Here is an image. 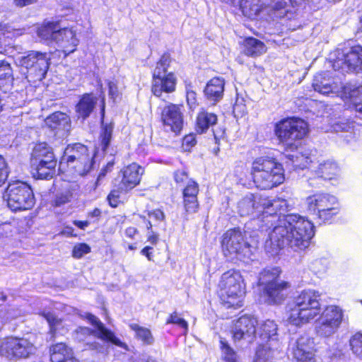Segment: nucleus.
Returning a JSON list of instances; mask_svg holds the SVG:
<instances>
[{
	"label": "nucleus",
	"instance_id": "f257e3e1",
	"mask_svg": "<svg viewBox=\"0 0 362 362\" xmlns=\"http://www.w3.org/2000/svg\"><path fill=\"white\" fill-rule=\"evenodd\" d=\"M261 230H267L274 223L276 225L265 243L266 250L272 255L289 246L294 250H303L314 235V226L304 217L296 214H285L292 206L286 199L262 198Z\"/></svg>",
	"mask_w": 362,
	"mask_h": 362
},
{
	"label": "nucleus",
	"instance_id": "f03ea898",
	"mask_svg": "<svg viewBox=\"0 0 362 362\" xmlns=\"http://www.w3.org/2000/svg\"><path fill=\"white\" fill-rule=\"evenodd\" d=\"M303 0H241L243 13L253 18L265 11L276 18L291 19L297 11V6Z\"/></svg>",
	"mask_w": 362,
	"mask_h": 362
},
{
	"label": "nucleus",
	"instance_id": "7ed1b4c3",
	"mask_svg": "<svg viewBox=\"0 0 362 362\" xmlns=\"http://www.w3.org/2000/svg\"><path fill=\"white\" fill-rule=\"evenodd\" d=\"M320 293L315 290H304L288 305V322L300 326L314 319L321 312Z\"/></svg>",
	"mask_w": 362,
	"mask_h": 362
},
{
	"label": "nucleus",
	"instance_id": "20e7f679",
	"mask_svg": "<svg viewBox=\"0 0 362 362\" xmlns=\"http://www.w3.org/2000/svg\"><path fill=\"white\" fill-rule=\"evenodd\" d=\"M309 132L308 123L298 117H288L275 124L274 133L286 150H296Z\"/></svg>",
	"mask_w": 362,
	"mask_h": 362
},
{
	"label": "nucleus",
	"instance_id": "39448f33",
	"mask_svg": "<svg viewBox=\"0 0 362 362\" xmlns=\"http://www.w3.org/2000/svg\"><path fill=\"white\" fill-rule=\"evenodd\" d=\"M218 287L222 302L227 308L243 306L245 285L239 271L230 269L224 272L221 276Z\"/></svg>",
	"mask_w": 362,
	"mask_h": 362
},
{
	"label": "nucleus",
	"instance_id": "423d86ee",
	"mask_svg": "<svg viewBox=\"0 0 362 362\" xmlns=\"http://www.w3.org/2000/svg\"><path fill=\"white\" fill-rule=\"evenodd\" d=\"M312 86L315 91L324 95H338L343 93V95L346 98H354L356 97L359 93H362V85L344 86L339 78L330 76L328 72L316 74Z\"/></svg>",
	"mask_w": 362,
	"mask_h": 362
},
{
	"label": "nucleus",
	"instance_id": "0eeeda50",
	"mask_svg": "<svg viewBox=\"0 0 362 362\" xmlns=\"http://www.w3.org/2000/svg\"><path fill=\"white\" fill-rule=\"evenodd\" d=\"M4 197L6 198L8 206L12 211L29 209L35 203L30 187L18 180L8 184Z\"/></svg>",
	"mask_w": 362,
	"mask_h": 362
},
{
	"label": "nucleus",
	"instance_id": "6e6552de",
	"mask_svg": "<svg viewBox=\"0 0 362 362\" xmlns=\"http://www.w3.org/2000/svg\"><path fill=\"white\" fill-rule=\"evenodd\" d=\"M252 169L254 179L264 182V188L277 186L284 180L282 165L275 160H257L252 163Z\"/></svg>",
	"mask_w": 362,
	"mask_h": 362
},
{
	"label": "nucleus",
	"instance_id": "1a4fd4ad",
	"mask_svg": "<svg viewBox=\"0 0 362 362\" xmlns=\"http://www.w3.org/2000/svg\"><path fill=\"white\" fill-rule=\"evenodd\" d=\"M343 319L344 310L339 306H327L316 322V334L321 337H332L338 331Z\"/></svg>",
	"mask_w": 362,
	"mask_h": 362
},
{
	"label": "nucleus",
	"instance_id": "9d476101",
	"mask_svg": "<svg viewBox=\"0 0 362 362\" xmlns=\"http://www.w3.org/2000/svg\"><path fill=\"white\" fill-rule=\"evenodd\" d=\"M308 210L324 221L330 219L339 212L337 199L329 194H315L306 199Z\"/></svg>",
	"mask_w": 362,
	"mask_h": 362
},
{
	"label": "nucleus",
	"instance_id": "9b49d317",
	"mask_svg": "<svg viewBox=\"0 0 362 362\" xmlns=\"http://www.w3.org/2000/svg\"><path fill=\"white\" fill-rule=\"evenodd\" d=\"M35 346L28 339L9 337L0 346V354L9 360L27 358L35 351Z\"/></svg>",
	"mask_w": 362,
	"mask_h": 362
},
{
	"label": "nucleus",
	"instance_id": "f8f14e48",
	"mask_svg": "<svg viewBox=\"0 0 362 362\" xmlns=\"http://www.w3.org/2000/svg\"><path fill=\"white\" fill-rule=\"evenodd\" d=\"M50 57L47 53L30 52L27 56L18 58V63L28 70L29 76H33V81L42 80L49 69Z\"/></svg>",
	"mask_w": 362,
	"mask_h": 362
},
{
	"label": "nucleus",
	"instance_id": "ddd939ff",
	"mask_svg": "<svg viewBox=\"0 0 362 362\" xmlns=\"http://www.w3.org/2000/svg\"><path fill=\"white\" fill-rule=\"evenodd\" d=\"M333 68L342 72L362 71V47L356 45L347 51L337 49Z\"/></svg>",
	"mask_w": 362,
	"mask_h": 362
},
{
	"label": "nucleus",
	"instance_id": "4468645a",
	"mask_svg": "<svg viewBox=\"0 0 362 362\" xmlns=\"http://www.w3.org/2000/svg\"><path fill=\"white\" fill-rule=\"evenodd\" d=\"M221 245L225 256L231 259L245 256L248 250V245L242 232L236 228L228 230L223 234Z\"/></svg>",
	"mask_w": 362,
	"mask_h": 362
},
{
	"label": "nucleus",
	"instance_id": "2eb2a0df",
	"mask_svg": "<svg viewBox=\"0 0 362 362\" xmlns=\"http://www.w3.org/2000/svg\"><path fill=\"white\" fill-rule=\"evenodd\" d=\"M167 71L159 64L156 66L153 73L152 93L154 95L160 97L163 92L172 93L175 90L177 79L172 72L166 74Z\"/></svg>",
	"mask_w": 362,
	"mask_h": 362
},
{
	"label": "nucleus",
	"instance_id": "dca6fc26",
	"mask_svg": "<svg viewBox=\"0 0 362 362\" xmlns=\"http://www.w3.org/2000/svg\"><path fill=\"white\" fill-rule=\"evenodd\" d=\"M262 198L249 194L243 198L238 204V214L241 216H253V221L259 226L262 224Z\"/></svg>",
	"mask_w": 362,
	"mask_h": 362
},
{
	"label": "nucleus",
	"instance_id": "f3484780",
	"mask_svg": "<svg viewBox=\"0 0 362 362\" xmlns=\"http://www.w3.org/2000/svg\"><path fill=\"white\" fill-rule=\"evenodd\" d=\"M257 320L254 317L244 315L238 318L233 329V339L235 342L241 340L251 343L257 332Z\"/></svg>",
	"mask_w": 362,
	"mask_h": 362
},
{
	"label": "nucleus",
	"instance_id": "a211bd4d",
	"mask_svg": "<svg viewBox=\"0 0 362 362\" xmlns=\"http://www.w3.org/2000/svg\"><path fill=\"white\" fill-rule=\"evenodd\" d=\"M160 119L166 131L179 133L183 125V118L180 107L175 104L165 106L160 113Z\"/></svg>",
	"mask_w": 362,
	"mask_h": 362
},
{
	"label": "nucleus",
	"instance_id": "6ab92c4d",
	"mask_svg": "<svg viewBox=\"0 0 362 362\" xmlns=\"http://www.w3.org/2000/svg\"><path fill=\"white\" fill-rule=\"evenodd\" d=\"M291 351L297 362H315L313 341L308 336H301L293 343Z\"/></svg>",
	"mask_w": 362,
	"mask_h": 362
},
{
	"label": "nucleus",
	"instance_id": "aec40b11",
	"mask_svg": "<svg viewBox=\"0 0 362 362\" xmlns=\"http://www.w3.org/2000/svg\"><path fill=\"white\" fill-rule=\"evenodd\" d=\"M62 49L64 56H67L76 51L79 40L76 37V31L71 28H62L60 24L55 34V42Z\"/></svg>",
	"mask_w": 362,
	"mask_h": 362
},
{
	"label": "nucleus",
	"instance_id": "412c9836",
	"mask_svg": "<svg viewBox=\"0 0 362 362\" xmlns=\"http://www.w3.org/2000/svg\"><path fill=\"white\" fill-rule=\"evenodd\" d=\"M289 286V284L283 280L263 288L265 303L269 305L281 304L287 296L286 290Z\"/></svg>",
	"mask_w": 362,
	"mask_h": 362
},
{
	"label": "nucleus",
	"instance_id": "4be33fe9",
	"mask_svg": "<svg viewBox=\"0 0 362 362\" xmlns=\"http://www.w3.org/2000/svg\"><path fill=\"white\" fill-rule=\"evenodd\" d=\"M86 318L95 327L94 329L95 337L127 350V346L116 337L112 332L107 329L95 315L88 313L86 314Z\"/></svg>",
	"mask_w": 362,
	"mask_h": 362
},
{
	"label": "nucleus",
	"instance_id": "5701e85b",
	"mask_svg": "<svg viewBox=\"0 0 362 362\" xmlns=\"http://www.w3.org/2000/svg\"><path fill=\"white\" fill-rule=\"evenodd\" d=\"M122 180L120 182V189L127 192L136 186L144 173V169L136 163L128 165L122 170Z\"/></svg>",
	"mask_w": 362,
	"mask_h": 362
},
{
	"label": "nucleus",
	"instance_id": "b1692460",
	"mask_svg": "<svg viewBox=\"0 0 362 362\" xmlns=\"http://www.w3.org/2000/svg\"><path fill=\"white\" fill-rule=\"evenodd\" d=\"M199 185L193 180H189L186 187L183 189V202L186 212L195 213L198 209L197 194Z\"/></svg>",
	"mask_w": 362,
	"mask_h": 362
},
{
	"label": "nucleus",
	"instance_id": "393cba45",
	"mask_svg": "<svg viewBox=\"0 0 362 362\" xmlns=\"http://www.w3.org/2000/svg\"><path fill=\"white\" fill-rule=\"evenodd\" d=\"M265 343L260 344L256 351L257 361H263L272 358L279 353L281 348V343L279 339H270L264 341Z\"/></svg>",
	"mask_w": 362,
	"mask_h": 362
},
{
	"label": "nucleus",
	"instance_id": "a878e982",
	"mask_svg": "<svg viewBox=\"0 0 362 362\" xmlns=\"http://www.w3.org/2000/svg\"><path fill=\"white\" fill-rule=\"evenodd\" d=\"M57 160H40L39 163L32 167V174L37 179L49 180L55 174Z\"/></svg>",
	"mask_w": 362,
	"mask_h": 362
},
{
	"label": "nucleus",
	"instance_id": "bb28decb",
	"mask_svg": "<svg viewBox=\"0 0 362 362\" xmlns=\"http://www.w3.org/2000/svg\"><path fill=\"white\" fill-rule=\"evenodd\" d=\"M97 98L90 93L83 95L76 106V112L78 118L83 120L88 117L95 108Z\"/></svg>",
	"mask_w": 362,
	"mask_h": 362
},
{
	"label": "nucleus",
	"instance_id": "cd10ccee",
	"mask_svg": "<svg viewBox=\"0 0 362 362\" xmlns=\"http://www.w3.org/2000/svg\"><path fill=\"white\" fill-rule=\"evenodd\" d=\"M224 80L219 77L211 78L206 84L204 93L206 98L214 102L219 101L224 91Z\"/></svg>",
	"mask_w": 362,
	"mask_h": 362
},
{
	"label": "nucleus",
	"instance_id": "c85d7f7f",
	"mask_svg": "<svg viewBox=\"0 0 362 362\" xmlns=\"http://www.w3.org/2000/svg\"><path fill=\"white\" fill-rule=\"evenodd\" d=\"M45 124L52 129H62L69 131L71 124L69 117L62 112H56L47 117Z\"/></svg>",
	"mask_w": 362,
	"mask_h": 362
},
{
	"label": "nucleus",
	"instance_id": "c756f323",
	"mask_svg": "<svg viewBox=\"0 0 362 362\" xmlns=\"http://www.w3.org/2000/svg\"><path fill=\"white\" fill-rule=\"evenodd\" d=\"M281 270L279 267H269L264 269L259 276V284L263 288L268 286L274 285L276 282H280L282 280L279 279Z\"/></svg>",
	"mask_w": 362,
	"mask_h": 362
},
{
	"label": "nucleus",
	"instance_id": "7c9ffc66",
	"mask_svg": "<svg viewBox=\"0 0 362 362\" xmlns=\"http://www.w3.org/2000/svg\"><path fill=\"white\" fill-rule=\"evenodd\" d=\"M216 122L217 117L215 114L202 111L197 117L196 130L199 134H203L210 127L216 124Z\"/></svg>",
	"mask_w": 362,
	"mask_h": 362
},
{
	"label": "nucleus",
	"instance_id": "2f4dec72",
	"mask_svg": "<svg viewBox=\"0 0 362 362\" xmlns=\"http://www.w3.org/2000/svg\"><path fill=\"white\" fill-rule=\"evenodd\" d=\"M258 334L262 341L279 339L277 325L273 320H267L259 324Z\"/></svg>",
	"mask_w": 362,
	"mask_h": 362
},
{
	"label": "nucleus",
	"instance_id": "473e14b6",
	"mask_svg": "<svg viewBox=\"0 0 362 362\" xmlns=\"http://www.w3.org/2000/svg\"><path fill=\"white\" fill-rule=\"evenodd\" d=\"M73 355L72 350L64 343H58L50 348V359L52 362H62Z\"/></svg>",
	"mask_w": 362,
	"mask_h": 362
},
{
	"label": "nucleus",
	"instance_id": "72a5a7b5",
	"mask_svg": "<svg viewBox=\"0 0 362 362\" xmlns=\"http://www.w3.org/2000/svg\"><path fill=\"white\" fill-rule=\"evenodd\" d=\"M266 50V46L262 41L253 37L245 40V53L247 56L257 57L264 54Z\"/></svg>",
	"mask_w": 362,
	"mask_h": 362
},
{
	"label": "nucleus",
	"instance_id": "f704fd0d",
	"mask_svg": "<svg viewBox=\"0 0 362 362\" xmlns=\"http://www.w3.org/2000/svg\"><path fill=\"white\" fill-rule=\"evenodd\" d=\"M59 24L58 22H47L42 24L37 29V36L42 40L55 42V34L57 33Z\"/></svg>",
	"mask_w": 362,
	"mask_h": 362
},
{
	"label": "nucleus",
	"instance_id": "c9c22d12",
	"mask_svg": "<svg viewBox=\"0 0 362 362\" xmlns=\"http://www.w3.org/2000/svg\"><path fill=\"white\" fill-rule=\"evenodd\" d=\"M319 177L325 180H332V175H337L338 168L335 163L330 160H323L318 164V169L315 171Z\"/></svg>",
	"mask_w": 362,
	"mask_h": 362
},
{
	"label": "nucleus",
	"instance_id": "e433bc0d",
	"mask_svg": "<svg viewBox=\"0 0 362 362\" xmlns=\"http://www.w3.org/2000/svg\"><path fill=\"white\" fill-rule=\"evenodd\" d=\"M43 157L52 158L54 157L52 148L45 142L36 144L33 148L32 158H41Z\"/></svg>",
	"mask_w": 362,
	"mask_h": 362
},
{
	"label": "nucleus",
	"instance_id": "4c0bfd02",
	"mask_svg": "<svg viewBox=\"0 0 362 362\" xmlns=\"http://www.w3.org/2000/svg\"><path fill=\"white\" fill-rule=\"evenodd\" d=\"M130 328L135 332L137 339L141 340L146 344H152L154 339L151 331L145 327H141L137 324H131Z\"/></svg>",
	"mask_w": 362,
	"mask_h": 362
},
{
	"label": "nucleus",
	"instance_id": "58836bf2",
	"mask_svg": "<svg viewBox=\"0 0 362 362\" xmlns=\"http://www.w3.org/2000/svg\"><path fill=\"white\" fill-rule=\"evenodd\" d=\"M87 152V148L81 144H75L71 146H68L65 150V154L68 158H78L83 156Z\"/></svg>",
	"mask_w": 362,
	"mask_h": 362
},
{
	"label": "nucleus",
	"instance_id": "ea45409f",
	"mask_svg": "<svg viewBox=\"0 0 362 362\" xmlns=\"http://www.w3.org/2000/svg\"><path fill=\"white\" fill-rule=\"evenodd\" d=\"M72 198V193L70 191H64L59 192L55 195L54 199L52 202V205L55 207H60L69 202Z\"/></svg>",
	"mask_w": 362,
	"mask_h": 362
},
{
	"label": "nucleus",
	"instance_id": "a19ab883",
	"mask_svg": "<svg viewBox=\"0 0 362 362\" xmlns=\"http://www.w3.org/2000/svg\"><path fill=\"white\" fill-rule=\"evenodd\" d=\"M350 346L353 353L362 358V334H354L350 339Z\"/></svg>",
	"mask_w": 362,
	"mask_h": 362
},
{
	"label": "nucleus",
	"instance_id": "79ce46f5",
	"mask_svg": "<svg viewBox=\"0 0 362 362\" xmlns=\"http://www.w3.org/2000/svg\"><path fill=\"white\" fill-rule=\"evenodd\" d=\"M42 315L49 323L50 327V332L54 334L57 331L58 326L61 325V320L50 312H43Z\"/></svg>",
	"mask_w": 362,
	"mask_h": 362
},
{
	"label": "nucleus",
	"instance_id": "37998d69",
	"mask_svg": "<svg viewBox=\"0 0 362 362\" xmlns=\"http://www.w3.org/2000/svg\"><path fill=\"white\" fill-rule=\"evenodd\" d=\"M221 344L225 362H238L236 360V354L228 344L223 342L222 340L221 341Z\"/></svg>",
	"mask_w": 362,
	"mask_h": 362
},
{
	"label": "nucleus",
	"instance_id": "c03bdc74",
	"mask_svg": "<svg viewBox=\"0 0 362 362\" xmlns=\"http://www.w3.org/2000/svg\"><path fill=\"white\" fill-rule=\"evenodd\" d=\"M90 252V247L86 243L76 244L72 250V255L74 258H81L84 255Z\"/></svg>",
	"mask_w": 362,
	"mask_h": 362
},
{
	"label": "nucleus",
	"instance_id": "a18cd8bd",
	"mask_svg": "<svg viewBox=\"0 0 362 362\" xmlns=\"http://www.w3.org/2000/svg\"><path fill=\"white\" fill-rule=\"evenodd\" d=\"M166 324H175L184 329L185 332L188 330V323L183 318L180 317L177 312L173 313L166 321Z\"/></svg>",
	"mask_w": 362,
	"mask_h": 362
},
{
	"label": "nucleus",
	"instance_id": "49530a36",
	"mask_svg": "<svg viewBox=\"0 0 362 362\" xmlns=\"http://www.w3.org/2000/svg\"><path fill=\"white\" fill-rule=\"evenodd\" d=\"M0 80H12V69L10 64L4 61H0Z\"/></svg>",
	"mask_w": 362,
	"mask_h": 362
},
{
	"label": "nucleus",
	"instance_id": "de8ad7c7",
	"mask_svg": "<svg viewBox=\"0 0 362 362\" xmlns=\"http://www.w3.org/2000/svg\"><path fill=\"white\" fill-rule=\"evenodd\" d=\"M112 128L110 126H105L101 134L102 148L105 151L108 146L112 137Z\"/></svg>",
	"mask_w": 362,
	"mask_h": 362
},
{
	"label": "nucleus",
	"instance_id": "09e8293b",
	"mask_svg": "<svg viewBox=\"0 0 362 362\" xmlns=\"http://www.w3.org/2000/svg\"><path fill=\"white\" fill-rule=\"evenodd\" d=\"M310 269L315 274H322L327 269L325 259H315L310 264Z\"/></svg>",
	"mask_w": 362,
	"mask_h": 362
},
{
	"label": "nucleus",
	"instance_id": "8fccbe9b",
	"mask_svg": "<svg viewBox=\"0 0 362 362\" xmlns=\"http://www.w3.org/2000/svg\"><path fill=\"white\" fill-rule=\"evenodd\" d=\"M122 191L119 185L117 189H112L107 196V201L112 207H117L118 206L120 202V192Z\"/></svg>",
	"mask_w": 362,
	"mask_h": 362
},
{
	"label": "nucleus",
	"instance_id": "3c124183",
	"mask_svg": "<svg viewBox=\"0 0 362 362\" xmlns=\"http://www.w3.org/2000/svg\"><path fill=\"white\" fill-rule=\"evenodd\" d=\"M20 315V311L14 308H11L7 311L1 310L0 312V317L2 319V322H7L11 320L17 318Z\"/></svg>",
	"mask_w": 362,
	"mask_h": 362
},
{
	"label": "nucleus",
	"instance_id": "603ef678",
	"mask_svg": "<svg viewBox=\"0 0 362 362\" xmlns=\"http://www.w3.org/2000/svg\"><path fill=\"white\" fill-rule=\"evenodd\" d=\"M9 173L8 163L6 160H0V186L6 180Z\"/></svg>",
	"mask_w": 362,
	"mask_h": 362
},
{
	"label": "nucleus",
	"instance_id": "864d4df0",
	"mask_svg": "<svg viewBox=\"0 0 362 362\" xmlns=\"http://www.w3.org/2000/svg\"><path fill=\"white\" fill-rule=\"evenodd\" d=\"M197 143L195 135L189 134L184 137L182 141V148L185 151H189L190 148Z\"/></svg>",
	"mask_w": 362,
	"mask_h": 362
},
{
	"label": "nucleus",
	"instance_id": "5fc2aeb1",
	"mask_svg": "<svg viewBox=\"0 0 362 362\" xmlns=\"http://www.w3.org/2000/svg\"><path fill=\"white\" fill-rule=\"evenodd\" d=\"M186 98L189 107L191 109L194 108L197 103V95L194 90L188 87L187 88Z\"/></svg>",
	"mask_w": 362,
	"mask_h": 362
},
{
	"label": "nucleus",
	"instance_id": "6e6d98bb",
	"mask_svg": "<svg viewBox=\"0 0 362 362\" xmlns=\"http://www.w3.org/2000/svg\"><path fill=\"white\" fill-rule=\"evenodd\" d=\"M293 163V165L296 167V170L298 168L303 170L304 168H307L308 164L313 163V160H310V162H308V160H291Z\"/></svg>",
	"mask_w": 362,
	"mask_h": 362
},
{
	"label": "nucleus",
	"instance_id": "4d7b16f0",
	"mask_svg": "<svg viewBox=\"0 0 362 362\" xmlns=\"http://www.w3.org/2000/svg\"><path fill=\"white\" fill-rule=\"evenodd\" d=\"M233 112L235 117L243 115L246 112L245 105L237 101L233 106Z\"/></svg>",
	"mask_w": 362,
	"mask_h": 362
},
{
	"label": "nucleus",
	"instance_id": "13d9d810",
	"mask_svg": "<svg viewBox=\"0 0 362 362\" xmlns=\"http://www.w3.org/2000/svg\"><path fill=\"white\" fill-rule=\"evenodd\" d=\"M171 59L170 55L168 54H164L163 55H162V57H160V60L157 62V64H159V67L162 66V67L167 71Z\"/></svg>",
	"mask_w": 362,
	"mask_h": 362
},
{
	"label": "nucleus",
	"instance_id": "bf43d9fd",
	"mask_svg": "<svg viewBox=\"0 0 362 362\" xmlns=\"http://www.w3.org/2000/svg\"><path fill=\"white\" fill-rule=\"evenodd\" d=\"M150 218L157 221H163L165 218L164 213L160 209H156L148 213Z\"/></svg>",
	"mask_w": 362,
	"mask_h": 362
},
{
	"label": "nucleus",
	"instance_id": "052dcab7",
	"mask_svg": "<svg viewBox=\"0 0 362 362\" xmlns=\"http://www.w3.org/2000/svg\"><path fill=\"white\" fill-rule=\"evenodd\" d=\"M108 87L110 96L115 99L118 96V90L116 84L112 81H110L108 82Z\"/></svg>",
	"mask_w": 362,
	"mask_h": 362
},
{
	"label": "nucleus",
	"instance_id": "680f3d73",
	"mask_svg": "<svg viewBox=\"0 0 362 362\" xmlns=\"http://www.w3.org/2000/svg\"><path fill=\"white\" fill-rule=\"evenodd\" d=\"M333 130L336 132L348 131L350 128L349 125L346 123L337 122L332 126Z\"/></svg>",
	"mask_w": 362,
	"mask_h": 362
},
{
	"label": "nucleus",
	"instance_id": "e2e57ef3",
	"mask_svg": "<svg viewBox=\"0 0 362 362\" xmlns=\"http://www.w3.org/2000/svg\"><path fill=\"white\" fill-rule=\"evenodd\" d=\"M38 0H13V4L18 7H24L35 4Z\"/></svg>",
	"mask_w": 362,
	"mask_h": 362
},
{
	"label": "nucleus",
	"instance_id": "0e129e2a",
	"mask_svg": "<svg viewBox=\"0 0 362 362\" xmlns=\"http://www.w3.org/2000/svg\"><path fill=\"white\" fill-rule=\"evenodd\" d=\"M175 180L176 182H182L187 178V175L185 171H177L175 173Z\"/></svg>",
	"mask_w": 362,
	"mask_h": 362
},
{
	"label": "nucleus",
	"instance_id": "69168bd1",
	"mask_svg": "<svg viewBox=\"0 0 362 362\" xmlns=\"http://www.w3.org/2000/svg\"><path fill=\"white\" fill-rule=\"evenodd\" d=\"M77 334L78 335H87V336H90V335H94L95 336V333H94V330L90 329V328H88V327H79L78 329L77 330Z\"/></svg>",
	"mask_w": 362,
	"mask_h": 362
},
{
	"label": "nucleus",
	"instance_id": "338daca9",
	"mask_svg": "<svg viewBox=\"0 0 362 362\" xmlns=\"http://www.w3.org/2000/svg\"><path fill=\"white\" fill-rule=\"evenodd\" d=\"M213 133L216 143H218V141L223 136L224 131L221 128L217 129H213Z\"/></svg>",
	"mask_w": 362,
	"mask_h": 362
},
{
	"label": "nucleus",
	"instance_id": "774afa93",
	"mask_svg": "<svg viewBox=\"0 0 362 362\" xmlns=\"http://www.w3.org/2000/svg\"><path fill=\"white\" fill-rule=\"evenodd\" d=\"M137 232H138V230L136 228L131 226V227L127 228L125 230L124 233H125L126 236L133 238L134 236L137 233Z\"/></svg>",
	"mask_w": 362,
	"mask_h": 362
}]
</instances>
